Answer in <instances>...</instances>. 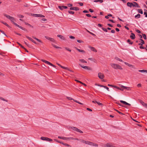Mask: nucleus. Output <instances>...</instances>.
<instances>
[{"mask_svg": "<svg viewBox=\"0 0 147 147\" xmlns=\"http://www.w3.org/2000/svg\"><path fill=\"white\" fill-rule=\"evenodd\" d=\"M79 65L82 68L86 69L88 70H91V68L88 66H83L82 65L80 64H79Z\"/></svg>", "mask_w": 147, "mask_h": 147, "instance_id": "20e7f679", "label": "nucleus"}, {"mask_svg": "<svg viewBox=\"0 0 147 147\" xmlns=\"http://www.w3.org/2000/svg\"><path fill=\"white\" fill-rule=\"evenodd\" d=\"M79 61L82 63H87V61L84 59H80Z\"/></svg>", "mask_w": 147, "mask_h": 147, "instance_id": "4be33fe9", "label": "nucleus"}, {"mask_svg": "<svg viewBox=\"0 0 147 147\" xmlns=\"http://www.w3.org/2000/svg\"><path fill=\"white\" fill-rule=\"evenodd\" d=\"M11 22L13 23L14 22V20H15V19L14 18L11 17V19H10Z\"/></svg>", "mask_w": 147, "mask_h": 147, "instance_id": "7c9ffc66", "label": "nucleus"}, {"mask_svg": "<svg viewBox=\"0 0 147 147\" xmlns=\"http://www.w3.org/2000/svg\"><path fill=\"white\" fill-rule=\"evenodd\" d=\"M115 110L116 111H117L119 114H120L122 115H124V114L123 113L119 111H118V110H117L115 109Z\"/></svg>", "mask_w": 147, "mask_h": 147, "instance_id": "37998d69", "label": "nucleus"}, {"mask_svg": "<svg viewBox=\"0 0 147 147\" xmlns=\"http://www.w3.org/2000/svg\"><path fill=\"white\" fill-rule=\"evenodd\" d=\"M113 87H114V88H116L119 90V88H119L118 87H117V86H114Z\"/></svg>", "mask_w": 147, "mask_h": 147, "instance_id": "69168bd1", "label": "nucleus"}, {"mask_svg": "<svg viewBox=\"0 0 147 147\" xmlns=\"http://www.w3.org/2000/svg\"><path fill=\"white\" fill-rule=\"evenodd\" d=\"M96 103H97V104H98L99 105H102V104L100 103L99 102H96Z\"/></svg>", "mask_w": 147, "mask_h": 147, "instance_id": "4d7b16f0", "label": "nucleus"}, {"mask_svg": "<svg viewBox=\"0 0 147 147\" xmlns=\"http://www.w3.org/2000/svg\"><path fill=\"white\" fill-rule=\"evenodd\" d=\"M76 131L77 132H78L80 133H83L82 131L81 130H80L78 129Z\"/></svg>", "mask_w": 147, "mask_h": 147, "instance_id": "a18cd8bd", "label": "nucleus"}, {"mask_svg": "<svg viewBox=\"0 0 147 147\" xmlns=\"http://www.w3.org/2000/svg\"><path fill=\"white\" fill-rule=\"evenodd\" d=\"M75 138H71V137L69 138V140H75Z\"/></svg>", "mask_w": 147, "mask_h": 147, "instance_id": "bf43d9fd", "label": "nucleus"}, {"mask_svg": "<svg viewBox=\"0 0 147 147\" xmlns=\"http://www.w3.org/2000/svg\"><path fill=\"white\" fill-rule=\"evenodd\" d=\"M17 43L21 47H22L23 49H25V48L24 47L22 46L18 42H17Z\"/></svg>", "mask_w": 147, "mask_h": 147, "instance_id": "c9c22d12", "label": "nucleus"}, {"mask_svg": "<svg viewBox=\"0 0 147 147\" xmlns=\"http://www.w3.org/2000/svg\"><path fill=\"white\" fill-rule=\"evenodd\" d=\"M127 42H129V44L130 45H132L133 44V42H130V39H128L127 40Z\"/></svg>", "mask_w": 147, "mask_h": 147, "instance_id": "58836bf2", "label": "nucleus"}, {"mask_svg": "<svg viewBox=\"0 0 147 147\" xmlns=\"http://www.w3.org/2000/svg\"><path fill=\"white\" fill-rule=\"evenodd\" d=\"M142 35L144 39H146V35L144 34H142Z\"/></svg>", "mask_w": 147, "mask_h": 147, "instance_id": "79ce46f5", "label": "nucleus"}, {"mask_svg": "<svg viewBox=\"0 0 147 147\" xmlns=\"http://www.w3.org/2000/svg\"><path fill=\"white\" fill-rule=\"evenodd\" d=\"M133 7H136L138 8H140V7L138 4L135 2H133Z\"/></svg>", "mask_w": 147, "mask_h": 147, "instance_id": "1a4fd4ad", "label": "nucleus"}, {"mask_svg": "<svg viewBox=\"0 0 147 147\" xmlns=\"http://www.w3.org/2000/svg\"><path fill=\"white\" fill-rule=\"evenodd\" d=\"M70 10H75L76 11L79 10V9L77 7H72L70 8Z\"/></svg>", "mask_w": 147, "mask_h": 147, "instance_id": "4468645a", "label": "nucleus"}, {"mask_svg": "<svg viewBox=\"0 0 147 147\" xmlns=\"http://www.w3.org/2000/svg\"><path fill=\"white\" fill-rule=\"evenodd\" d=\"M120 102H121V103H122L125 105H127L128 106H129L131 105L130 104L127 103V102H125V101H123L122 100H120Z\"/></svg>", "mask_w": 147, "mask_h": 147, "instance_id": "9d476101", "label": "nucleus"}, {"mask_svg": "<svg viewBox=\"0 0 147 147\" xmlns=\"http://www.w3.org/2000/svg\"><path fill=\"white\" fill-rule=\"evenodd\" d=\"M121 87L124 88V89H126L127 88V87L122 86H122H121Z\"/></svg>", "mask_w": 147, "mask_h": 147, "instance_id": "0e129e2a", "label": "nucleus"}, {"mask_svg": "<svg viewBox=\"0 0 147 147\" xmlns=\"http://www.w3.org/2000/svg\"><path fill=\"white\" fill-rule=\"evenodd\" d=\"M114 146L110 143H107L105 145V147H113Z\"/></svg>", "mask_w": 147, "mask_h": 147, "instance_id": "6e6552de", "label": "nucleus"}, {"mask_svg": "<svg viewBox=\"0 0 147 147\" xmlns=\"http://www.w3.org/2000/svg\"><path fill=\"white\" fill-rule=\"evenodd\" d=\"M64 48L65 49L69 52H71V50L68 47H65Z\"/></svg>", "mask_w": 147, "mask_h": 147, "instance_id": "72a5a7b5", "label": "nucleus"}, {"mask_svg": "<svg viewBox=\"0 0 147 147\" xmlns=\"http://www.w3.org/2000/svg\"><path fill=\"white\" fill-rule=\"evenodd\" d=\"M137 11H138V12L141 14H143V11H142V9H138V10H137Z\"/></svg>", "mask_w": 147, "mask_h": 147, "instance_id": "b1692460", "label": "nucleus"}, {"mask_svg": "<svg viewBox=\"0 0 147 147\" xmlns=\"http://www.w3.org/2000/svg\"><path fill=\"white\" fill-rule=\"evenodd\" d=\"M102 30L104 31L107 32V29L105 28H102Z\"/></svg>", "mask_w": 147, "mask_h": 147, "instance_id": "8fccbe9b", "label": "nucleus"}, {"mask_svg": "<svg viewBox=\"0 0 147 147\" xmlns=\"http://www.w3.org/2000/svg\"><path fill=\"white\" fill-rule=\"evenodd\" d=\"M144 15H145V17H147V13L146 12H144Z\"/></svg>", "mask_w": 147, "mask_h": 147, "instance_id": "774afa93", "label": "nucleus"}, {"mask_svg": "<svg viewBox=\"0 0 147 147\" xmlns=\"http://www.w3.org/2000/svg\"><path fill=\"white\" fill-rule=\"evenodd\" d=\"M0 99L2 100L5 101L6 102H7V100L5 99L4 98H3L2 97H0Z\"/></svg>", "mask_w": 147, "mask_h": 147, "instance_id": "de8ad7c7", "label": "nucleus"}, {"mask_svg": "<svg viewBox=\"0 0 147 147\" xmlns=\"http://www.w3.org/2000/svg\"><path fill=\"white\" fill-rule=\"evenodd\" d=\"M62 144H63V145L68 147L71 146H70L69 145L66 143H64L63 142V143H62Z\"/></svg>", "mask_w": 147, "mask_h": 147, "instance_id": "2f4dec72", "label": "nucleus"}, {"mask_svg": "<svg viewBox=\"0 0 147 147\" xmlns=\"http://www.w3.org/2000/svg\"><path fill=\"white\" fill-rule=\"evenodd\" d=\"M55 141H56L60 143V144H62V143H63V142H60V141H58V140H56V139H55Z\"/></svg>", "mask_w": 147, "mask_h": 147, "instance_id": "052dcab7", "label": "nucleus"}, {"mask_svg": "<svg viewBox=\"0 0 147 147\" xmlns=\"http://www.w3.org/2000/svg\"><path fill=\"white\" fill-rule=\"evenodd\" d=\"M26 37L27 39H28L29 40H31L32 42H33L34 44H36V42L31 38H30L27 36H26Z\"/></svg>", "mask_w": 147, "mask_h": 147, "instance_id": "9b49d317", "label": "nucleus"}, {"mask_svg": "<svg viewBox=\"0 0 147 147\" xmlns=\"http://www.w3.org/2000/svg\"><path fill=\"white\" fill-rule=\"evenodd\" d=\"M73 100H74V101L75 102H77V103H78V104H81V105H82L83 104L82 103H81L80 102L77 101V100H76L73 99Z\"/></svg>", "mask_w": 147, "mask_h": 147, "instance_id": "473e14b6", "label": "nucleus"}, {"mask_svg": "<svg viewBox=\"0 0 147 147\" xmlns=\"http://www.w3.org/2000/svg\"><path fill=\"white\" fill-rule=\"evenodd\" d=\"M68 12L69 14H74V12L73 11H69Z\"/></svg>", "mask_w": 147, "mask_h": 147, "instance_id": "c03bdc74", "label": "nucleus"}, {"mask_svg": "<svg viewBox=\"0 0 147 147\" xmlns=\"http://www.w3.org/2000/svg\"><path fill=\"white\" fill-rule=\"evenodd\" d=\"M130 38L132 39H134L135 38V35L133 33H131V35L130 36Z\"/></svg>", "mask_w": 147, "mask_h": 147, "instance_id": "2eb2a0df", "label": "nucleus"}, {"mask_svg": "<svg viewBox=\"0 0 147 147\" xmlns=\"http://www.w3.org/2000/svg\"><path fill=\"white\" fill-rule=\"evenodd\" d=\"M63 140H69V138L63 137Z\"/></svg>", "mask_w": 147, "mask_h": 147, "instance_id": "e433bc0d", "label": "nucleus"}, {"mask_svg": "<svg viewBox=\"0 0 147 147\" xmlns=\"http://www.w3.org/2000/svg\"><path fill=\"white\" fill-rule=\"evenodd\" d=\"M32 38H34V39H35V40H37L39 42H42V41H41L40 40H39V39H38L36 38V37H34V36H32Z\"/></svg>", "mask_w": 147, "mask_h": 147, "instance_id": "393cba45", "label": "nucleus"}, {"mask_svg": "<svg viewBox=\"0 0 147 147\" xmlns=\"http://www.w3.org/2000/svg\"><path fill=\"white\" fill-rule=\"evenodd\" d=\"M115 59L116 60H118V61H120L122 62H123V60H122V59H120L118 57H115Z\"/></svg>", "mask_w": 147, "mask_h": 147, "instance_id": "a878e982", "label": "nucleus"}, {"mask_svg": "<svg viewBox=\"0 0 147 147\" xmlns=\"http://www.w3.org/2000/svg\"><path fill=\"white\" fill-rule=\"evenodd\" d=\"M104 88L106 89L108 91H109V88L106 86H105L104 87Z\"/></svg>", "mask_w": 147, "mask_h": 147, "instance_id": "680f3d73", "label": "nucleus"}, {"mask_svg": "<svg viewBox=\"0 0 147 147\" xmlns=\"http://www.w3.org/2000/svg\"><path fill=\"white\" fill-rule=\"evenodd\" d=\"M140 45V47H139L140 49H146V48L142 46V45Z\"/></svg>", "mask_w": 147, "mask_h": 147, "instance_id": "a19ab883", "label": "nucleus"}, {"mask_svg": "<svg viewBox=\"0 0 147 147\" xmlns=\"http://www.w3.org/2000/svg\"><path fill=\"white\" fill-rule=\"evenodd\" d=\"M98 77L100 79H102L105 77V76H104V75L103 74H102L100 72H99L98 73Z\"/></svg>", "mask_w": 147, "mask_h": 147, "instance_id": "39448f33", "label": "nucleus"}, {"mask_svg": "<svg viewBox=\"0 0 147 147\" xmlns=\"http://www.w3.org/2000/svg\"><path fill=\"white\" fill-rule=\"evenodd\" d=\"M80 140V141L81 142H82L83 143H84L86 144H88L89 145L92 146H98V144H96L95 143H94L90 141H86L83 140Z\"/></svg>", "mask_w": 147, "mask_h": 147, "instance_id": "f257e3e1", "label": "nucleus"}, {"mask_svg": "<svg viewBox=\"0 0 147 147\" xmlns=\"http://www.w3.org/2000/svg\"><path fill=\"white\" fill-rule=\"evenodd\" d=\"M18 16L20 18H23L24 16L22 15H18Z\"/></svg>", "mask_w": 147, "mask_h": 147, "instance_id": "603ef678", "label": "nucleus"}, {"mask_svg": "<svg viewBox=\"0 0 147 147\" xmlns=\"http://www.w3.org/2000/svg\"><path fill=\"white\" fill-rule=\"evenodd\" d=\"M64 69L73 72V71L72 70H70L68 67H65Z\"/></svg>", "mask_w": 147, "mask_h": 147, "instance_id": "5fc2aeb1", "label": "nucleus"}, {"mask_svg": "<svg viewBox=\"0 0 147 147\" xmlns=\"http://www.w3.org/2000/svg\"><path fill=\"white\" fill-rule=\"evenodd\" d=\"M58 8L61 10H62L63 9V8L62 7V6H59Z\"/></svg>", "mask_w": 147, "mask_h": 147, "instance_id": "49530a36", "label": "nucleus"}, {"mask_svg": "<svg viewBox=\"0 0 147 147\" xmlns=\"http://www.w3.org/2000/svg\"><path fill=\"white\" fill-rule=\"evenodd\" d=\"M75 48L78 51H79V52H82V53H85V51H84V50H82L80 49H78L76 47H75Z\"/></svg>", "mask_w": 147, "mask_h": 147, "instance_id": "ddd939ff", "label": "nucleus"}, {"mask_svg": "<svg viewBox=\"0 0 147 147\" xmlns=\"http://www.w3.org/2000/svg\"><path fill=\"white\" fill-rule=\"evenodd\" d=\"M71 128L73 130H74L75 131H77V130L78 129V128H77L76 127H71Z\"/></svg>", "mask_w": 147, "mask_h": 147, "instance_id": "ea45409f", "label": "nucleus"}, {"mask_svg": "<svg viewBox=\"0 0 147 147\" xmlns=\"http://www.w3.org/2000/svg\"><path fill=\"white\" fill-rule=\"evenodd\" d=\"M140 15L139 14H138L137 15H136L135 16V17L136 18H140Z\"/></svg>", "mask_w": 147, "mask_h": 147, "instance_id": "cd10ccee", "label": "nucleus"}, {"mask_svg": "<svg viewBox=\"0 0 147 147\" xmlns=\"http://www.w3.org/2000/svg\"><path fill=\"white\" fill-rule=\"evenodd\" d=\"M116 103L117 104H118V105H119L120 106H121L122 107H125L124 106H123V105H121L120 103H119V102H116Z\"/></svg>", "mask_w": 147, "mask_h": 147, "instance_id": "f704fd0d", "label": "nucleus"}, {"mask_svg": "<svg viewBox=\"0 0 147 147\" xmlns=\"http://www.w3.org/2000/svg\"><path fill=\"white\" fill-rule=\"evenodd\" d=\"M140 103L142 105L144 106L146 103H145L144 102H143L142 100H140Z\"/></svg>", "mask_w": 147, "mask_h": 147, "instance_id": "4c0bfd02", "label": "nucleus"}, {"mask_svg": "<svg viewBox=\"0 0 147 147\" xmlns=\"http://www.w3.org/2000/svg\"><path fill=\"white\" fill-rule=\"evenodd\" d=\"M48 139V140H47V141H48L52 142L53 141V140L52 139L49 138H48V139Z\"/></svg>", "mask_w": 147, "mask_h": 147, "instance_id": "6e6d98bb", "label": "nucleus"}, {"mask_svg": "<svg viewBox=\"0 0 147 147\" xmlns=\"http://www.w3.org/2000/svg\"><path fill=\"white\" fill-rule=\"evenodd\" d=\"M25 24L28 25V26H30V27L31 26V25L30 24H29L27 22H25Z\"/></svg>", "mask_w": 147, "mask_h": 147, "instance_id": "338daca9", "label": "nucleus"}, {"mask_svg": "<svg viewBox=\"0 0 147 147\" xmlns=\"http://www.w3.org/2000/svg\"><path fill=\"white\" fill-rule=\"evenodd\" d=\"M41 61L46 63H47V64H48L49 65H50L53 66V67H54L55 68L56 67V66L55 65H53V64H52V63H51L50 62H49L48 61H46V60H44V59H42Z\"/></svg>", "mask_w": 147, "mask_h": 147, "instance_id": "7ed1b4c3", "label": "nucleus"}, {"mask_svg": "<svg viewBox=\"0 0 147 147\" xmlns=\"http://www.w3.org/2000/svg\"><path fill=\"white\" fill-rule=\"evenodd\" d=\"M13 24L14 25H15L16 26H17V27H19V25H18L16 23H15L14 22H13Z\"/></svg>", "mask_w": 147, "mask_h": 147, "instance_id": "13d9d810", "label": "nucleus"}, {"mask_svg": "<svg viewBox=\"0 0 147 147\" xmlns=\"http://www.w3.org/2000/svg\"><path fill=\"white\" fill-rule=\"evenodd\" d=\"M77 41L78 42H79V43H81V42H83V41H82V40H77Z\"/></svg>", "mask_w": 147, "mask_h": 147, "instance_id": "e2e57ef3", "label": "nucleus"}, {"mask_svg": "<svg viewBox=\"0 0 147 147\" xmlns=\"http://www.w3.org/2000/svg\"><path fill=\"white\" fill-rule=\"evenodd\" d=\"M127 6L131 7L132 6H133V3L131 2H128L127 3Z\"/></svg>", "mask_w": 147, "mask_h": 147, "instance_id": "dca6fc26", "label": "nucleus"}, {"mask_svg": "<svg viewBox=\"0 0 147 147\" xmlns=\"http://www.w3.org/2000/svg\"><path fill=\"white\" fill-rule=\"evenodd\" d=\"M140 40L141 41V42H141V43H139L138 44V45H142L143 44H144V42L142 39L141 38L140 39Z\"/></svg>", "mask_w": 147, "mask_h": 147, "instance_id": "6ab92c4d", "label": "nucleus"}, {"mask_svg": "<svg viewBox=\"0 0 147 147\" xmlns=\"http://www.w3.org/2000/svg\"><path fill=\"white\" fill-rule=\"evenodd\" d=\"M45 38H46L47 39L49 40L51 42H54L55 41L54 39L53 38L49 37L48 36H45Z\"/></svg>", "mask_w": 147, "mask_h": 147, "instance_id": "0eeeda50", "label": "nucleus"}, {"mask_svg": "<svg viewBox=\"0 0 147 147\" xmlns=\"http://www.w3.org/2000/svg\"><path fill=\"white\" fill-rule=\"evenodd\" d=\"M40 139L41 140H42L47 141V140H48V139H48V138L44 137H41Z\"/></svg>", "mask_w": 147, "mask_h": 147, "instance_id": "aec40b11", "label": "nucleus"}, {"mask_svg": "<svg viewBox=\"0 0 147 147\" xmlns=\"http://www.w3.org/2000/svg\"><path fill=\"white\" fill-rule=\"evenodd\" d=\"M4 15L8 19H11V17L10 16L6 14H4Z\"/></svg>", "mask_w": 147, "mask_h": 147, "instance_id": "412c9836", "label": "nucleus"}, {"mask_svg": "<svg viewBox=\"0 0 147 147\" xmlns=\"http://www.w3.org/2000/svg\"><path fill=\"white\" fill-rule=\"evenodd\" d=\"M1 23H2L3 24H4L7 27L10 28V26L6 22H1Z\"/></svg>", "mask_w": 147, "mask_h": 147, "instance_id": "c85d7f7f", "label": "nucleus"}, {"mask_svg": "<svg viewBox=\"0 0 147 147\" xmlns=\"http://www.w3.org/2000/svg\"><path fill=\"white\" fill-rule=\"evenodd\" d=\"M75 81L77 82H79L80 83V84H83V85H84V86H86V84H85L84 83L82 82H81L80 81H79V80H75Z\"/></svg>", "mask_w": 147, "mask_h": 147, "instance_id": "5701e85b", "label": "nucleus"}, {"mask_svg": "<svg viewBox=\"0 0 147 147\" xmlns=\"http://www.w3.org/2000/svg\"><path fill=\"white\" fill-rule=\"evenodd\" d=\"M88 47L90 49V50L92 51L95 52H97L96 50L94 47L90 46H89Z\"/></svg>", "mask_w": 147, "mask_h": 147, "instance_id": "f8f14e48", "label": "nucleus"}, {"mask_svg": "<svg viewBox=\"0 0 147 147\" xmlns=\"http://www.w3.org/2000/svg\"><path fill=\"white\" fill-rule=\"evenodd\" d=\"M139 72H146L147 73V70H139L138 71Z\"/></svg>", "mask_w": 147, "mask_h": 147, "instance_id": "c756f323", "label": "nucleus"}, {"mask_svg": "<svg viewBox=\"0 0 147 147\" xmlns=\"http://www.w3.org/2000/svg\"><path fill=\"white\" fill-rule=\"evenodd\" d=\"M57 36L60 38L61 39H62L63 40H65V38L62 35H58Z\"/></svg>", "mask_w": 147, "mask_h": 147, "instance_id": "a211bd4d", "label": "nucleus"}, {"mask_svg": "<svg viewBox=\"0 0 147 147\" xmlns=\"http://www.w3.org/2000/svg\"><path fill=\"white\" fill-rule=\"evenodd\" d=\"M0 31L5 36H7V35L5 34L4 33V32L2 30H0Z\"/></svg>", "mask_w": 147, "mask_h": 147, "instance_id": "09e8293b", "label": "nucleus"}, {"mask_svg": "<svg viewBox=\"0 0 147 147\" xmlns=\"http://www.w3.org/2000/svg\"><path fill=\"white\" fill-rule=\"evenodd\" d=\"M69 37V38L71 39H74L75 38V37L74 36H70Z\"/></svg>", "mask_w": 147, "mask_h": 147, "instance_id": "864d4df0", "label": "nucleus"}, {"mask_svg": "<svg viewBox=\"0 0 147 147\" xmlns=\"http://www.w3.org/2000/svg\"><path fill=\"white\" fill-rule=\"evenodd\" d=\"M124 63L126 65H127V66H129V67H131L133 69H136V68L135 67V66L134 65H131L127 63V62H124Z\"/></svg>", "mask_w": 147, "mask_h": 147, "instance_id": "423d86ee", "label": "nucleus"}, {"mask_svg": "<svg viewBox=\"0 0 147 147\" xmlns=\"http://www.w3.org/2000/svg\"><path fill=\"white\" fill-rule=\"evenodd\" d=\"M19 28H20L21 29H22V30H25V29L24 28H23L22 27V26H19V27H18Z\"/></svg>", "mask_w": 147, "mask_h": 147, "instance_id": "3c124183", "label": "nucleus"}, {"mask_svg": "<svg viewBox=\"0 0 147 147\" xmlns=\"http://www.w3.org/2000/svg\"><path fill=\"white\" fill-rule=\"evenodd\" d=\"M111 66L115 69H119L122 70V68L119 65L114 63H111L110 64Z\"/></svg>", "mask_w": 147, "mask_h": 147, "instance_id": "f03ea898", "label": "nucleus"}, {"mask_svg": "<svg viewBox=\"0 0 147 147\" xmlns=\"http://www.w3.org/2000/svg\"><path fill=\"white\" fill-rule=\"evenodd\" d=\"M35 16L37 17H39L40 18H43L44 17V16L40 14H35Z\"/></svg>", "mask_w": 147, "mask_h": 147, "instance_id": "f3484780", "label": "nucleus"}, {"mask_svg": "<svg viewBox=\"0 0 147 147\" xmlns=\"http://www.w3.org/2000/svg\"><path fill=\"white\" fill-rule=\"evenodd\" d=\"M52 45L55 48H57V49H59L60 48L61 49V48L60 47H59L57 46L56 45L52 44Z\"/></svg>", "mask_w": 147, "mask_h": 147, "instance_id": "bb28decb", "label": "nucleus"}]
</instances>
